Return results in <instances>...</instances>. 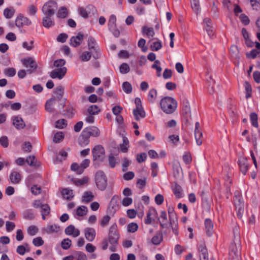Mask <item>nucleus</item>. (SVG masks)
Wrapping results in <instances>:
<instances>
[{
  "instance_id": "79ce46f5",
  "label": "nucleus",
  "mask_w": 260,
  "mask_h": 260,
  "mask_svg": "<svg viewBox=\"0 0 260 260\" xmlns=\"http://www.w3.org/2000/svg\"><path fill=\"white\" fill-rule=\"evenodd\" d=\"M162 239L163 236L162 234L160 233H157L152 238L151 242L153 244L157 245L161 243Z\"/></svg>"
},
{
  "instance_id": "6e6552de",
  "label": "nucleus",
  "mask_w": 260,
  "mask_h": 260,
  "mask_svg": "<svg viewBox=\"0 0 260 260\" xmlns=\"http://www.w3.org/2000/svg\"><path fill=\"white\" fill-rule=\"evenodd\" d=\"M233 233L234 235V243L235 248L232 250V251L235 255V259L239 260V249L240 247V236L238 229L237 226H235L233 229Z\"/></svg>"
},
{
  "instance_id": "412c9836",
  "label": "nucleus",
  "mask_w": 260,
  "mask_h": 260,
  "mask_svg": "<svg viewBox=\"0 0 260 260\" xmlns=\"http://www.w3.org/2000/svg\"><path fill=\"white\" fill-rule=\"evenodd\" d=\"M83 35L81 33H79L77 36H73L71 38L70 45L74 47L79 46L83 41Z\"/></svg>"
},
{
  "instance_id": "de8ad7c7",
  "label": "nucleus",
  "mask_w": 260,
  "mask_h": 260,
  "mask_svg": "<svg viewBox=\"0 0 260 260\" xmlns=\"http://www.w3.org/2000/svg\"><path fill=\"white\" fill-rule=\"evenodd\" d=\"M71 169L72 171L76 172L78 174H81L84 172L80 165L77 163H73L71 166Z\"/></svg>"
},
{
  "instance_id": "1a4fd4ad",
  "label": "nucleus",
  "mask_w": 260,
  "mask_h": 260,
  "mask_svg": "<svg viewBox=\"0 0 260 260\" xmlns=\"http://www.w3.org/2000/svg\"><path fill=\"white\" fill-rule=\"evenodd\" d=\"M93 160H102L105 155L104 147L100 145L95 146L92 150Z\"/></svg>"
},
{
  "instance_id": "f704fd0d",
  "label": "nucleus",
  "mask_w": 260,
  "mask_h": 260,
  "mask_svg": "<svg viewBox=\"0 0 260 260\" xmlns=\"http://www.w3.org/2000/svg\"><path fill=\"white\" fill-rule=\"evenodd\" d=\"M190 4L193 11L198 14L200 12L199 0H191Z\"/></svg>"
},
{
  "instance_id": "393cba45",
  "label": "nucleus",
  "mask_w": 260,
  "mask_h": 260,
  "mask_svg": "<svg viewBox=\"0 0 260 260\" xmlns=\"http://www.w3.org/2000/svg\"><path fill=\"white\" fill-rule=\"evenodd\" d=\"M13 124L17 129H22L25 124L22 118L19 116H15L13 118Z\"/></svg>"
},
{
  "instance_id": "603ef678",
  "label": "nucleus",
  "mask_w": 260,
  "mask_h": 260,
  "mask_svg": "<svg viewBox=\"0 0 260 260\" xmlns=\"http://www.w3.org/2000/svg\"><path fill=\"white\" fill-rule=\"evenodd\" d=\"M16 73V70L13 68H9L5 69L4 71V73L6 76L13 77L15 75Z\"/></svg>"
},
{
  "instance_id": "f3484780",
  "label": "nucleus",
  "mask_w": 260,
  "mask_h": 260,
  "mask_svg": "<svg viewBox=\"0 0 260 260\" xmlns=\"http://www.w3.org/2000/svg\"><path fill=\"white\" fill-rule=\"evenodd\" d=\"M159 222L161 228H169L171 227L170 221L169 220V222H168L167 213L165 211H161Z\"/></svg>"
},
{
  "instance_id": "39448f33",
  "label": "nucleus",
  "mask_w": 260,
  "mask_h": 260,
  "mask_svg": "<svg viewBox=\"0 0 260 260\" xmlns=\"http://www.w3.org/2000/svg\"><path fill=\"white\" fill-rule=\"evenodd\" d=\"M168 213L169 216V220L170 221L171 228L172 231L175 235L178 234V219L177 215L175 212L174 208L172 207H169Z\"/></svg>"
},
{
  "instance_id": "69168bd1",
  "label": "nucleus",
  "mask_w": 260,
  "mask_h": 260,
  "mask_svg": "<svg viewBox=\"0 0 260 260\" xmlns=\"http://www.w3.org/2000/svg\"><path fill=\"white\" fill-rule=\"evenodd\" d=\"M63 139V135L62 132H58L55 134L53 138V142L55 143H59Z\"/></svg>"
},
{
  "instance_id": "bf43d9fd",
  "label": "nucleus",
  "mask_w": 260,
  "mask_h": 260,
  "mask_svg": "<svg viewBox=\"0 0 260 260\" xmlns=\"http://www.w3.org/2000/svg\"><path fill=\"white\" fill-rule=\"evenodd\" d=\"M67 125V121L64 119H59L55 122V127L58 128H63Z\"/></svg>"
},
{
  "instance_id": "4be33fe9",
  "label": "nucleus",
  "mask_w": 260,
  "mask_h": 260,
  "mask_svg": "<svg viewBox=\"0 0 260 260\" xmlns=\"http://www.w3.org/2000/svg\"><path fill=\"white\" fill-rule=\"evenodd\" d=\"M21 175L17 172L13 171L9 176V179L12 184H18L21 180Z\"/></svg>"
},
{
  "instance_id": "e433bc0d",
  "label": "nucleus",
  "mask_w": 260,
  "mask_h": 260,
  "mask_svg": "<svg viewBox=\"0 0 260 260\" xmlns=\"http://www.w3.org/2000/svg\"><path fill=\"white\" fill-rule=\"evenodd\" d=\"M15 10L14 8H6L4 11V15L7 19L11 18L14 15Z\"/></svg>"
},
{
  "instance_id": "c03bdc74",
  "label": "nucleus",
  "mask_w": 260,
  "mask_h": 260,
  "mask_svg": "<svg viewBox=\"0 0 260 260\" xmlns=\"http://www.w3.org/2000/svg\"><path fill=\"white\" fill-rule=\"evenodd\" d=\"M68 16L67 9L64 7H61L57 13V16L59 18H65Z\"/></svg>"
},
{
  "instance_id": "c9c22d12",
  "label": "nucleus",
  "mask_w": 260,
  "mask_h": 260,
  "mask_svg": "<svg viewBox=\"0 0 260 260\" xmlns=\"http://www.w3.org/2000/svg\"><path fill=\"white\" fill-rule=\"evenodd\" d=\"M94 196L91 191H85L82 197V202L88 203L93 200Z\"/></svg>"
},
{
  "instance_id": "a878e982",
  "label": "nucleus",
  "mask_w": 260,
  "mask_h": 260,
  "mask_svg": "<svg viewBox=\"0 0 260 260\" xmlns=\"http://www.w3.org/2000/svg\"><path fill=\"white\" fill-rule=\"evenodd\" d=\"M133 114L136 120L139 121L140 118H144L146 116L145 112L143 108H140V109L135 108L133 110Z\"/></svg>"
},
{
  "instance_id": "ea45409f",
  "label": "nucleus",
  "mask_w": 260,
  "mask_h": 260,
  "mask_svg": "<svg viewBox=\"0 0 260 260\" xmlns=\"http://www.w3.org/2000/svg\"><path fill=\"white\" fill-rule=\"evenodd\" d=\"M123 143L120 144V149L122 152H126L129 147V141L126 137H123Z\"/></svg>"
},
{
  "instance_id": "473e14b6",
  "label": "nucleus",
  "mask_w": 260,
  "mask_h": 260,
  "mask_svg": "<svg viewBox=\"0 0 260 260\" xmlns=\"http://www.w3.org/2000/svg\"><path fill=\"white\" fill-rule=\"evenodd\" d=\"M22 62L24 65V66L26 68H28L29 67H31L32 66L35 67H38L37 63L31 57H28L27 58H24L22 60Z\"/></svg>"
},
{
  "instance_id": "8fccbe9b",
  "label": "nucleus",
  "mask_w": 260,
  "mask_h": 260,
  "mask_svg": "<svg viewBox=\"0 0 260 260\" xmlns=\"http://www.w3.org/2000/svg\"><path fill=\"white\" fill-rule=\"evenodd\" d=\"M87 208L86 206H82L77 208L76 213L79 216H83L87 214Z\"/></svg>"
},
{
  "instance_id": "09e8293b",
  "label": "nucleus",
  "mask_w": 260,
  "mask_h": 260,
  "mask_svg": "<svg viewBox=\"0 0 260 260\" xmlns=\"http://www.w3.org/2000/svg\"><path fill=\"white\" fill-rule=\"evenodd\" d=\"M60 230L59 226H57L56 224H52L48 226L45 229V231L48 234H50L53 232H58Z\"/></svg>"
},
{
  "instance_id": "49530a36",
  "label": "nucleus",
  "mask_w": 260,
  "mask_h": 260,
  "mask_svg": "<svg viewBox=\"0 0 260 260\" xmlns=\"http://www.w3.org/2000/svg\"><path fill=\"white\" fill-rule=\"evenodd\" d=\"M244 86L246 92L245 97L246 99H248L251 96L252 88L251 85L248 82L245 81Z\"/></svg>"
},
{
  "instance_id": "2f4dec72",
  "label": "nucleus",
  "mask_w": 260,
  "mask_h": 260,
  "mask_svg": "<svg viewBox=\"0 0 260 260\" xmlns=\"http://www.w3.org/2000/svg\"><path fill=\"white\" fill-rule=\"evenodd\" d=\"M56 101L57 100H56L55 97H52L47 101L45 105L46 110L49 112H53V107L55 104Z\"/></svg>"
},
{
  "instance_id": "bb28decb",
  "label": "nucleus",
  "mask_w": 260,
  "mask_h": 260,
  "mask_svg": "<svg viewBox=\"0 0 260 260\" xmlns=\"http://www.w3.org/2000/svg\"><path fill=\"white\" fill-rule=\"evenodd\" d=\"M52 17L53 16H44L42 20V24L44 27L49 28L54 25Z\"/></svg>"
},
{
  "instance_id": "6e6d98bb",
  "label": "nucleus",
  "mask_w": 260,
  "mask_h": 260,
  "mask_svg": "<svg viewBox=\"0 0 260 260\" xmlns=\"http://www.w3.org/2000/svg\"><path fill=\"white\" fill-rule=\"evenodd\" d=\"M123 90L126 93H131L132 91V86L128 82H124L122 84Z\"/></svg>"
},
{
  "instance_id": "ddd939ff",
  "label": "nucleus",
  "mask_w": 260,
  "mask_h": 260,
  "mask_svg": "<svg viewBox=\"0 0 260 260\" xmlns=\"http://www.w3.org/2000/svg\"><path fill=\"white\" fill-rule=\"evenodd\" d=\"M156 218H157V211L154 208H151L147 213V216L145 219L144 222L146 224H150L152 221H155Z\"/></svg>"
},
{
  "instance_id": "f03ea898",
  "label": "nucleus",
  "mask_w": 260,
  "mask_h": 260,
  "mask_svg": "<svg viewBox=\"0 0 260 260\" xmlns=\"http://www.w3.org/2000/svg\"><path fill=\"white\" fill-rule=\"evenodd\" d=\"M160 105L161 109L165 113L171 114L176 110L177 103L173 98L166 96L161 100Z\"/></svg>"
},
{
  "instance_id": "864d4df0",
  "label": "nucleus",
  "mask_w": 260,
  "mask_h": 260,
  "mask_svg": "<svg viewBox=\"0 0 260 260\" xmlns=\"http://www.w3.org/2000/svg\"><path fill=\"white\" fill-rule=\"evenodd\" d=\"M194 137L196 141V143L198 146H200L202 144V137L203 134L201 131L198 132H194Z\"/></svg>"
},
{
  "instance_id": "f8f14e48",
  "label": "nucleus",
  "mask_w": 260,
  "mask_h": 260,
  "mask_svg": "<svg viewBox=\"0 0 260 260\" xmlns=\"http://www.w3.org/2000/svg\"><path fill=\"white\" fill-rule=\"evenodd\" d=\"M67 69L66 67L60 68L53 70L50 73V76L52 79L58 78L61 79L66 75Z\"/></svg>"
},
{
  "instance_id": "a18cd8bd",
  "label": "nucleus",
  "mask_w": 260,
  "mask_h": 260,
  "mask_svg": "<svg viewBox=\"0 0 260 260\" xmlns=\"http://www.w3.org/2000/svg\"><path fill=\"white\" fill-rule=\"evenodd\" d=\"M150 47L152 51H158L159 49H160L162 47L161 42L159 40L153 42L151 44Z\"/></svg>"
},
{
  "instance_id": "052dcab7",
  "label": "nucleus",
  "mask_w": 260,
  "mask_h": 260,
  "mask_svg": "<svg viewBox=\"0 0 260 260\" xmlns=\"http://www.w3.org/2000/svg\"><path fill=\"white\" fill-rule=\"evenodd\" d=\"M72 241L69 238L64 239L61 242V247L63 249L67 250L71 246Z\"/></svg>"
},
{
  "instance_id": "dca6fc26",
  "label": "nucleus",
  "mask_w": 260,
  "mask_h": 260,
  "mask_svg": "<svg viewBox=\"0 0 260 260\" xmlns=\"http://www.w3.org/2000/svg\"><path fill=\"white\" fill-rule=\"evenodd\" d=\"M31 24V21L27 17L22 15H19L15 20L16 25L20 28L24 25H30Z\"/></svg>"
},
{
  "instance_id": "72a5a7b5",
  "label": "nucleus",
  "mask_w": 260,
  "mask_h": 260,
  "mask_svg": "<svg viewBox=\"0 0 260 260\" xmlns=\"http://www.w3.org/2000/svg\"><path fill=\"white\" fill-rule=\"evenodd\" d=\"M142 33L146 35L149 38L153 37L155 35L153 28L146 26H144L142 27Z\"/></svg>"
},
{
  "instance_id": "13d9d810",
  "label": "nucleus",
  "mask_w": 260,
  "mask_h": 260,
  "mask_svg": "<svg viewBox=\"0 0 260 260\" xmlns=\"http://www.w3.org/2000/svg\"><path fill=\"white\" fill-rule=\"evenodd\" d=\"M127 231L129 233H134L138 229V225L135 222H132L127 225Z\"/></svg>"
},
{
  "instance_id": "a19ab883",
  "label": "nucleus",
  "mask_w": 260,
  "mask_h": 260,
  "mask_svg": "<svg viewBox=\"0 0 260 260\" xmlns=\"http://www.w3.org/2000/svg\"><path fill=\"white\" fill-rule=\"evenodd\" d=\"M157 96V91L154 89H151L149 91L148 95V100L149 102L153 103Z\"/></svg>"
},
{
  "instance_id": "58836bf2",
  "label": "nucleus",
  "mask_w": 260,
  "mask_h": 260,
  "mask_svg": "<svg viewBox=\"0 0 260 260\" xmlns=\"http://www.w3.org/2000/svg\"><path fill=\"white\" fill-rule=\"evenodd\" d=\"M89 136H84L83 134V131L82 132L81 135L79 138V144L81 146H85L89 143Z\"/></svg>"
},
{
  "instance_id": "9d476101",
  "label": "nucleus",
  "mask_w": 260,
  "mask_h": 260,
  "mask_svg": "<svg viewBox=\"0 0 260 260\" xmlns=\"http://www.w3.org/2000/svg\"><path fill=\"white\" fill-rule=\"evenodd\" d=\"M96 13V8L92 5H88L85 8H80V14L85 18L94 15Z\"/></svg>"
},
{
  "instance_id": "7ed1b4c3",
  "label": "nucleus",
  "mask_w": 260,
  "mask_h": 260,
  "mask_svg": "<svg viewBox=\"0 0 260 260\" xmlns=\"http://www.w3.org/2000/svg\"><path fill=\"white\" fill-rule=\"evenodd\" d=\"M57 9V3L54 1H49L44 4L42 11L44 16H53Z\"/></svg>"
},
{
  "instance_id": "338daca9",
  "label": "nucleus",
  "mask_w": 260,
  "mask_h": 260,
  "mask_svg": "<svg viewBox=\"0 0 260 260\" xmlns=\"http://www.w3.org/2000/svg\"><path fill=\"white\" fill-rule=\"evenodd\" d=\"M26 161L29 166H35L36 165L37 160L35 156L32 155L28 157L26 159Z\"/></svg>"
},
{
  "instance_id": "4c0bfd02",
  "label": "nucleus",
  "mask_w": 260,
  "mask_h": 260,
  "mask_svg": "<svg viewBox=\"0 0 260 260\" xmlns=\"http://www.w3.org/2000/svg\"><path fill=\"white\" fill-rule=\"evenodd\" d=\"M112 208L113 211H111L112 212H115L116 210L118 209L119 206L117 202V198H115V197H113L110 202L109 205V210H110V208Z\"/></svg>"
},
{
  "instance_id": "37998d69",
  "label": "nucleus",
  "mask_w": 260,
  "mask_h": 260,
  "mask_svg": "<svg viewBox=\"0 0 260 260\" xmlns=\"http://www.w3.org/2000/svg\"><path fill=\"white\" fill-rule=\"evenodd\" d=\"M28 247V245L27 244H25L24 245H19L17 248V252L23 255L25 254V251H29V249Z\"/></svg>"
},
{
  "instance_id": "774afa93",
  "label": "nucleus",
  "mask_w": 260,
  "mask_h": 260,
  "mask_svg": "<svg viewBox=\"0 0 260 260\" xmlns=\"http://www.w3.org/2000/svg\"><path fill=\"white\" fill-rule=\"evenodd\" d=\"M75 255L78 260H87L86 254L82 252H76Z\"/></svg>"
},
{
  "instance_id": "2eb2a0df",
  "label": "nucleus",
  "mask_w": 260,
  "mask_h": 260,
  "mask_svg": "<svg viewBox=\"0 0 260 260\" xmlns=\"http://www.w3.org/2000/svg\"><path fill=\"white\" fill-rule=\"evenodd\" d=\"M204 26L207 32L210 37L214 35V27L212 20L209 18H205L203 20Z\"/></svg>"
},
{
  "instance_id": "6ab92c4d",
  "label": "nucleus",
  "mask_w": 260,
  "mask_h": 260,
  "mask_svg": "<svg viewBox=\"0 0 260 260\" xmlns=\"http://www.w3.org/2000/svg\"><path fill=\"white\" fill-rule=\"evenodd\" d=\"M85 237L86 239L90 241H93L95 239L96 232L93 228H87L84 230Z\"/></svg>"
},
{
  "instance_id": "4d7b16f0",
  "label": "nucleus",
  "mask_w": 260,
  "mask_h": 260,
  "mask_svg": "<svg viewBox=\"0 0 260 260\" xmlns=\"http://www.w3.org/2000/svg\"><path fill=\"white\" fill-rule=\"evenodd\" d=\"M89 178L87 177H84L80 179H76L74 181V183L77 186H81L87 183Z\"/></svg>"
},
{
  "instance_id": "f257e3e1",
  "label": "nucleus",
  "mask_w": 260,
  "mask_h": 260,
  "mask_svg": "<svg viewBox=\"0 0 260 260\" xmlns=\"http://www.w3.org/2000/svg\"><path fill=\"white\" fill-rule=\"evenodd\" d=\"M233 203L236 214L239 219H241L244 213V203L241 192L236 190L234 193Z\"/></svg>"
},
{
  "instance_id": "c756f323",
  "label": "nucleus",
  "mask_w": 260,
  "mask_h": 260,
  "mask_svg": "<svg viewBox=\"0 0 260 260\" xmlns=\"http://www.w3.org/2000/svg\"><path fill=\"white\" fill-rule=\"evenodd\" d=\"M63 198L67 200H71L74 196L73 190L68 188H64L61 191Z\"/></svg>"
},
{
  "instance_id": "5fc2aeb1",
  "label": "nucleus",
  "mask_w": 260,
  "mask_h": 260,
  "mask_svg": "<svg viewBox=\"0 0 260 260\" xmlns=\"http://www.w3.org/2000/svg\"><path fill=\"white\" fill-rule=\"evenodd\" d=\"M92 53L91 51H85L80 56V58L82 61H87L90 60Z\"/></svg>"
},
{
  "instance_id": "7c9ffc66",
  "label": "nucleus",
  "mask_w": 260,
  "mask_h": 260,
  "mask_svg": "<svg viewBox=\"0 0 260 260\" xmlns=\"http://www.w3.org/2000/svg\"><path fill=\"white\" fill-rule=\"evenodd\" d=\"M173 192L177 198H181L183 197V192L181 187L177 184L175 183L174 185L172 187Z\"/></svg>"
},
{
  "instance_id": "0e129e2a",
  "label": "nucleus",
  "mask_w": 260,
  "mask_h": 260,
  "mask_svg": "<svg viewBox=\"0 0 260 260\" xmlns=\"http://www.w3.org/2000/svg\"><path fill=\"white\" fill-rule=\"evenodd\" d=\"M120 72L122 74H126L129 71V67L126 63H122L119 67Z\"/></svg>"
},
{
  "instance_id": "a211bd4d",
  "label": "nucleus",
  "mask_w": 260,
  "mask_h": 260,
  "mask_svg": "<svg viewBox=\"0 0 260 260\" xmlns=\"http://www.w3.org/2000/svg\"><path fill=\"white\" fill-rule=\"evenodd\" d=\"M182 112L186 118L191 117L189 103L186 99H184L182 101Z\"/></svg>"
},
{
  "instance_id": "cd10ccee",
  "label": "nucleus",
  "mask_w": 260,
  "mask_h": 260,
  "mask_svg": "<svg viewBox=\"0 0 260 260\" xmlns=\"http://www.w3.org/2000/svg\"><path fill=\"white\" fill-rule=\"evenodd\" d=\"M64 93V88L62 86H59L57 87L54 91V93L55 97L56 100L60 101L63 96Z\"/></svg>"
},
{
  "instance_id": "680f3d73",
  "label": "nucleus",
  "mask_w": 260,
  "mask_h": 260,
  "mask_svg": "<svg viewBox=\"0 0 260 260\" xmlns=\"http://www.w3.org/2000/svg\"><path fill=\"white\" fill-rule=\"evenodd\" d=\"M250 117L252 125L255 127H257L258 124L257 114L255 113H252L250 115Z\"/></svg>"
},
{
  "instance_id": "e2e57ef3",
  "label": "nucleus",
  "mask_w": 260,
  "mask_h": 260,
  "mask_svg": "<svg viewBox=\"0 0 260 260\" xmlns=\"http://www.w3.org/2000/svg\"><path fill=\"white\" fill-rule=\"evenodd\" d=\"M67 156V152L64 150H61L59 152L58 155L56 156V160L61 161L65 160Z\"/></svg>"
},
{
  "instance_id": "0eeeda50",
  "label": "nucleus",
  "mask_w": 260,
  "mask_h": 260,
  "mask_svg": "<svg viewBox=\"0 0 260 260\" xmlns=\"http://www.w3.org/2000/svg\"><path fill=\"white\" fill-rule=\"evenodd\" d=\"M119 239V236L117 232V226L113 224L109 229L108 241L111 245H116Z\"/></svg>"
},
{
  "instance_id": "c85d7f7f",
  "label": "nucleus",
  "mask_w": 260,
  "mask_h": 260,
  "mask_svg": "<svg viewBox=\"0 0 260 260\" xmlns=\"http://www.w3.org/2000/svg\"><path fill=\"white\" fill-rule=\"evenodd\" d=\"M205 225L206 230V233L209 236H211L213 234V224L210 219H206L205 221Z\"/></svg>"
},
{
  "instance_id": "3c124183",
  "label": "nucleus",
  "mask_w": 260,
  "mask_h": 260,
  "mask_svg": "<svg viewBox=\"0 0 260 260\" xmlns=\"http://www.w3.org/2000/svg\"><path fill=\"white\" fill-rule=\"evenodd\" d=\"M87 111L89 115H93L98 114L100 111V109L96 105H91L88 108Z\"/></svg>"
},
{
  "instance_id": "20e7f679",
  "label": "nucleus",
  "mask_w": 260,
  "mask_h": 260,
  "mask_svg": "<svg viewBox=\"0 0 260 260\" xmlns=\"http://www.w3.org/2000/svg\"><path fill=\"white\" fill-rule=\"evenodd\" d=\"M95 181L99 189L101 190H105L107 185V177L102 171H98L95 174Z\"/></svg>"
},
{
  "instance_id": "5701e85b",
  "label": "nucleus",
  "mask_w": 260,
  "mask_h": 260,
  "mask_svg": "<svg viewBox=\"0 0 260 260\" xmlns=\"http://www.w3.org/2000/svg\"><path fill=\"white\" fill-rule=\"evenodd\" d=\"M239 165L241 172L245 175L248 168L247 159L244 157H240L239 159Z\"/></svg>"
},
{
  "instance_id": "aec40b11",
  "label": "nucleus",
  "mask_w": 260,
  "mask_h": 260,
  "mask_svg": "<svg viewBox=\"0 0 260 260\" xmlns=\"http://www.w3.org/2000/svg\"><path fill=\"white\" fill-rule=\"evenodd\" d=\"M64 232L66 235L69 236H73L74 237H77L80 235V231L79 230L75 228L73 225H70L65 229Z\"/></svg>"
},
{
  "instance_id": "9b49d317",
  "label": "nucleus",
  "mask_w": 260,
  "mask_h": 260,
  "mask_svg": "<svg viewBox=\"0 0 260 260\" xmlns=\"http://www.w3.org/2000/svg\"><path fill=\"white\" fill-rule=\"evenodd\" d=\"M116 17L114 15H111L108 21L109 29L112 32L113 35L117 38L120 35V32L116 28Z\"/></svg>"
},
{
  "instance_id": "4468645a",
  "label": "nucleus",
  "mask_w": 260,
  "mask_h": 260,
  "mask_svg": "<svg viewBox=\"0 0 260 260\" xmlns=\"http://www.w3.org/2000/svg\"><path fill=\"white\" fill-rule=\"evenodd\" d=\"M83 134L86 136L98 137L100 135L99 129L95 126H90L84 128Z\"/></svg>"
},
{
  "instance_id": "b1692460",
  "label": "nucleus",
  "mask_w": 260,
  "mask_h": 260,
  "mask_svg": "<svg viewBox=\"0 0 260 260\" xmlns=\"http://www.w3.org/2000/svg\"><path fill=\"white\" fill-rule=\"evenodd\" d=\"M199 251L200 253V260H209L208 251L204 244L200 245Z\"/></svg>"
},
{
  "instance_id": "423d86ee",
  "label": "nucleus",
  "mask_w": 260,
  "mask_h": 260,
  "mask_svg": "<svg viewBox=\"0 0 260 260\" xmlns=\"http://www.w3.org/2000/svg\"><path fill=\"white\" fill-rule=\"evenodd\" d=\"M88 49L91 51L92 56L95 59L100 58L101 53L99 47L96 45L95 39L92 37H89L88 40Z\"/></svg>"
}]
</instances>
